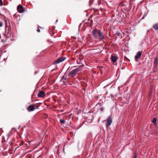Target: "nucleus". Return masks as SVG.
<instances>
[{
    "instance_id": "nucleus-13",
    "label": "nucleus",
    "mask_w": 158,
    "mask_h": 158,
    "mask_svg": "<svg viewBox=\"0 0 158 158\" xmlns=\"http://www.w3.org/2000/svg\"><path fill=\"white\" fill-rule=\"evenodd\" d=\"M60 122L61 124H64L65 123V121L63 119H60Z\"/></svg>"
},
{
    "instance_id": "nucleus-5",
    "label": "nucleus",
    "mask_w": 158,
    "mask_h": 158,
    "mask_svg": "<svg viewBox=\"0 0 158 158\" xmlns=\"http://www.w3.org/2000/svg\"><path fill=\"white\" fill-rule=\"evenodd\" d=\"M65 59V57H61L56 60L53 63V64H59L60 63L63 61Z\"/></svg>"
},
{
    "instance_id": "nucleus-23",
    "label": "nucleus",
    "mask_w": 158,
    "mask_h": 158,
    "mask_svg": "<svg viewBox=\"0 0 158 158\" xmlns=\"http://www.w3.org/2000/svg\"><path fill=\"white\" fill-rule=\"evenodd\" d=\"M56 22H57V20H56Z\"/></svg>"
},
{
    "instance_id": "nucleus-18",
    "label": "nucleus",
    "mask_w": 158,
    "mask_h": 158,
    "mask_svg": "<svg viewBox=\"0 0 158 158\" xmlns=\"http://www.w3.org/2000/svg\"><path fill=\"white\" fill-rule=\"evenodd\" d=\"M39 27H38V29L37 30V31L38 32H40V30L39 29Z\"/></svg>"
},
{
    "instance_id": "nucleus-4",
    "label": "nucleus",
    "mask_w": 158,
    "mask_h": 158,
    "mask_svg": "<svg viewBox=\"0 0 158 158\" xmlns=\"http://www.w3.org/2000/svg\"><path fill=\"white\" fill-rule=\"evenodd\" d=\"M17 10L19 13H22L24 11V8L21 5H19L17 8Z\"/></svg>"
},
{
    "instance_id": "nucleus-1",
    "label": "nucleus",
    "mask_w": 158,
    "mask_h": 158,
    "mask_svg": "<svg viewBox=\"0 0 158 158\" xmlns=\"http://www.w3.org/2000/svg\"><path fill=\"white\" fill-rule=\"evenodd\" d=\"M92 33L93 36L98 40H102L105 39L103 33L99 30L95 29L92 31Z\"/></svg>"
},
{
    "instance_id": "nucleus-7",
    "label": "nucleus",
    "mask_w": 158,
    "mask_h": 158,
    "mask_svg": "<svg viewBox=\"0 0 158 158\" xmlns=\"http://www.w3.org/2000/svg\"><path fill=\"white\" fill-rule=\"evenodd\" d=\"M141 55L142 53L140 51H139L137 53L136 55L135 56V59L136 61H138V60H137V59H139L141 57Z\"/></svg>"
},
{
    "instance_id": "nucleus-6",
    "label": "nucleus",
    "mask_w": 158,
    "mask_h": 158,
    "mask_svg": "<svg viewBox=\"0 0 158 158\" xmlns=\"http://www.w3.org/2000/svg\"><path fill=\"white\" fill-rule=\"evenodd\" d=\"M35 109V106L34 105H30L27 108V110L29 111H32L34 110Z\"/></svg>"
},
{
    "instance_id": "nucleus-15",
    "label": "nucleus",
    "mask_w": 158,
    "mask_h": 158,
    "mask_svg": "<svg viewBox=\"0 0 158 158\" xmlns=\"http://www.w3.org/2000/svg\"><path fill=\"white\" fill-rule=\"evenodd\" d=\"M3 5H5V4H3L2 0H0V6H2Z\"/></svg>"
},
{
    "instance_id": "nucleus-19",
    "label": "nucleus",
    "mask_w": 158,
    "mask_h": 158,
    "mask_svg": "<svg viewBox=\"0 0 158 158\" xmlns=\"http://www.w3.org/2000/svg\"><path fill=\"white\" fill-rule=\"evenodd\" d=\"M134 158H137V156L136 155H135L134 156Z\"/></svg>"
},
{
    "instance_id": "nucleus-9",
    "label": "nucleus",
    "mask_w": 158,
    "mask_h": 158,
    "mask_svg": "<svg viewBox=\"0 0 158 158\" xmlns=\"http://www.w3.org/2000/svg\"><path fill=\"white\" fill-rule=\"evenodd\" d=\"M111 59L112 62L114 63L117 60V57L114 56H113L112 55H111Z\"/></svg>"
},
{
    "instance_id": "nucleus-22",
    "label": "nucleus",
    "mask_w": 158,
    "mask_h": 158,
    "mask_svg": "<svg viewBox=\"0 0 158 158\" xmlns=\"http://www.w3.org/2000/svg\"><path fill=\"white\" fill-rule=\"evenodd\" d=\"M31 141H29V143H31Z\"/></svg>"
},
{
    "instance_id": "nucleus-2",
    "label": "nucleus",
    "mask_w": 158,
    "mask_h": 158,
    "mask_svg": "<svg viewBox=\"0 0 158 158\" xmlns=\"http://www.w3.org/2000/svg\"><path fill=\"white\" fill-rule=\"evenodd\" d=\"M80 70L79 68H77L72 70L69 74V76L71 77H73L76 75L77 73L79 72Z\"/></svg>"
},
{
    "instance_id": "nucleus-8",
    "label": "nucleus",
    "mask_w": 158,
    "mask_h": 158,
    "mask_svg": "<svg viewBox=\"0 0 158 158\" xmlns=\"http://www.w3.org/2000/svg\"><path fill=\"white\" fill-rule=\"evenodd\" d=\"M45 95L44 92L41 91L39 92L38 96L40 98H43L45 96Z\"/></svg>"
},
{
    "instance_id": "nucleus-16",
    "label": "nucleus",
    "mask_w": 158,
    "mask_h": 158,
    "mask_svg": "<svg viewBox=\"0 0 158 158\" xmlns=\"http://www.w3.org/2000/svg\"><path fill=\"white\" fill-rule=\"evenodd\" d=\"M24 142H21L19 144V145L20 146H22L24 144Z\"/></svg>"
},
{
    "instance_id": "nucleus-11",
    "label": "nucleus",
    "mask_w": 158,
    "mask_h": 158,
    "mask_svg": "<svg viewBox=\"0 0 158 158\" xmlns=\"http://www.w3.org/2000/svg\"><path fill=\"white\" fill-rule=\"evenodd\" d=\"M154 64L157 65L158 64V58L157 57H156L154 60Z\"/></svg>"
},
{
    "instance_id": "nucleus-12",
    "label": "nucleus",
    "mask_w": 158,
    "mask_h": 158,
    "mask_svg": "<svg viewBox=\"0 0 158 158\" xmlns=\"http://www.w3.org/2000/svg\"><path fill=\"white\" fill-rule=\"evenodd\" d=\"M152 122L154 123V125L156 126L157 125L156 123V118H154L153 119L152 121Z\"/></svg>"
},
{
    "instance_id": "nucleus-10",
    "label": "nucleus",
    "mask_w": 158,
    "mask_h": 158,
    "mask_svg": "<svg viewBox=\"0 0 158 158\" xmlns=\"http://www.w3.org/2000/svg\"><path fill=\"white\" fill-rule=\"evenodd\" d=\"M153 27L156 31L158 30V23H157L154 24L153 26Z\"/></svg>"
},
{
    "instance_id": "nucleus-21",
    "label": "nucleus",
    "mask_w": 158,
    "mask_h": 158,
    "mask_svg": "<svg viewBox=\"0 0 158 158\" xmlns=\"http://www.w3.org/2000/svg\"><path fill=\"white\" fill-rule=\"evenodd\" d=\"M120 88V87L119 86L118 87V89L119 90Z\"/></svg>"
},
{
    "instance_id": "nucleus-20",
    "label": "nucleus",
    "mask_w": 158,
    "mask_h": 158,
    "mask_svg": "<svg viewBox=\"0 0 158 158\" xmlns=\"http://www.w3.org/2000/svg\"><path fill=\"white\" fill-rule=\"evenodd\" d=\"M100 109L102 111L103 110V108H101Z\"/></svg>"
},
{
    "instance_id": "nucleus-17",
    "label": "nucleus",
    "mask_w": 158,
    "mask_h": 158,
    "mask_svg": "<svg viewBox=\"0 0 158 158\" xmlns=\"http://www.w3.org/2000/svg\"><path fill=\"white\" fill-rule=\"evenodd\" d=\"M3 23L2 22H0V27H2L3 26Z\"/></svg>"
},
{
    "instance_id": "nucleus-3",
    "label": "nucleus",
    "mask_w": 158,
    "mask_h": 158,
    "mask_svg": "<svg viewBox=\"0 0 158 158\" xmlns=\"http://www.w3.org/2000/svg\"><path fill=\"white\" fill-rule=\"evenodd\" d=\"M112 122V119L111 116H110L106 120V126L107 127H109Z\"/></svg>"
},
{
    "instance_id": "nucleus-14",
    "label": "nucleus",
    "mask_w": 158,
    "mask_h": 158,
    "mask_svg": "<svg viewBox=\"0 0 158 158\" xmlns=\"http://www.w3.org/2000/svg\"><path fill=\"white\" fill-rule=\"evenodd\" d=\"M116 35L118 36H120L121 35V33L119 32H117L116 33Z\"/></svg>"
}]
</instances>
